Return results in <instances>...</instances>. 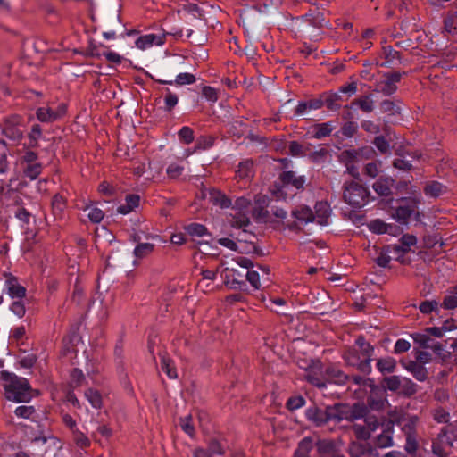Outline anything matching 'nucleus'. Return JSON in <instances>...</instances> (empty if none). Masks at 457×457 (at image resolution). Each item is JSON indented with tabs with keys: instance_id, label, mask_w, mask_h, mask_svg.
I'll return each mask as SVG.
<instances>
[{
	"instance_id": "5",
	"label": "nucleus",
	"mask_w": 457,
	"mask_h": 457,
	"mask_svg": "<svg viewBox=\"0 0 457 457\" xmlns=\"http://www.w3.org/2000/svg\"><path fill=\"white\" fill-rule=\"evenodd\" d=\"M66 112V104H59L56 107L47 105L37 108L36 116L41 122L52 123L64 116Z\"/></svg>"
},
{
	"instance_id": "36",
	"label": "nucleus",
	"mask_w": 457,
	"mask_h": 457,
	"mask_svg": "<svg viewBox=\"0 0 457 457\" xmlns=\"http://www.w3.org/2000/svg\"><path fill=\"white\" fill-rule=\"evenodd\" d=\"M253 162L250 160L244 161L239 163L237 176L240 179H247L253 176Z\"/></svg>"
},
{
	"instance_id": "58",
	"label": "nucleus",
	"mask_w": 457,
	"mask_h": 457,
	"mask_svg": "<svg viewBox=\"0 0 457 457\" xmlns=\"http://www.w3.org/2000/svg\"><path fill=\"white\" fill-rule=\"evenodd\" d=\"M370 230L376 234H385L386 231V223L377 219L369 224Z\"/></svg>"
},
{
	"instance_id": "64",
	"label": "nucleus",
	"mask_w": 457,
	"mask_h": 457,
	"mask_svg": "<svg viewBox=\"0 0 457 457\" xmlns=\"http://www.w3.org/2000/svg\"><path fill=\"white\" fill-rule=\"evenodd\" d=\"M184 166L180 163H170L167 168V174L169 177L175 179L182 174Z\"/></svg>"
},
{
	"instance_id": "9",
	"label": "nucleus",
	"mask_w": 457,
	"mask_h": 457,
	"mask_svg": "<svg viewBox=\"0 0 457 457\" xmlns=\"http://www.w3.org/2000/svg\"><path fill=\"white\" fill-rule=\"evenodd\" d=\"M4 288L12 299L21 300L26 295V288L21 286L18 278L12 275H7L4 282Z\"/></svg>"
},
{
	"instance_id": "1",
	"label": "nucleus",
	"mask_w": 457,
	"mask_h": 457,
	"mask_svg": "<svg viewBox=\"0 0 457 457\" xmlns=\"http://www.w3.org/2000/svg\"><path fill=\"white\" fill-rule=\"evenodd\" d=\"M0 378L3 381L4 395L9 401L16 403L30 401L32 398L31 388L26 378L7 370L0 372Z\"/></svg>"
},
{
	"instance_id": "52",
	"label": "nucleus",
	"mask_w": 457,
	"mask_h": 457,
	"mask_svg": "<svg viewBox=\"0 0 457 457\" xmlns=\"http://www.w3.org/2000/svg\"><path fill=\"white\" fill-rule=\"evenodd\" d=\"M42 171V166L40 163H31L28 164L27 168L24 170V174L27 178L30 179H36Z\"/></svg>"
},
{
	"instance_id": "47",
	"label": "nucleus",
	"mask_w": 457,
	"mask_h": 457,
	"mask_svg": "<svg viewBox=\"0 0 457 457\" xmlns=\"http://www.w3.org/2000/svg\"><path fill=\"white\" fill-rule=\"evenodd\" d=\"M419 309L423 314H429L432 312H437L439 309V303L436 300L423 301L420 303Z\"/></svg>"
},
{
	"instance_id": "28",
	"label": "nucleus",
	"mask_w": 457,
	"mask_h": 457,
	"mask_svg": "<svg viewBox=\"0 0 457 457\" xmlns=\"http://www.w3.org/2000/svg\"><path fill=\"white\" fill-rule=\"evenodd\" d=\"M327 379L335 384H343L346 379V376L342 370L335 366H328L325 370Z\"/></svg>"
},
{
	"instance_id": "46",
	"label": "nucleus",
	"mask_w": 457,
	"mask_h": 457,
	"mask_svg": "<svg viewBox=\"0 0 457 457\" xmlns=\"http://www.w3.org/2000/svg\"><path fill=\"white\" fill-rule=\"evenodd\" d=\"M397 155H398V157L395 158L393 162V166L395 169L402 170H410L412 169V164H411V160L406 159L399 152H397Z\"/></svg>"
},
{
	"instance_id": "27",
	"label": "nucleus",
	"mask_w": 457,
	"mask_h": 457,
	"mask_svg": "<svg viewBox=\"0 0 457 457\" xmlns=\"http://www.w3.org/2000/svg\"><path fill=\"white\" fill-rule=\"evenodd\" d=\"M209 201L221 208H228L231 205V201L223 193L216 189L209 191Z\"/></svg>"
},
{
	"instance_id": "17",
	"label": "nucleus",
	"mask_w": 457,
	"mask_h": 457,
	"mask_svg": "<svg viewBox=\"0 0 457 457\" xmlns=\"http://www.w3.org/2000/svg\"><path fill=\"white\" fill-rule=\"evenodd\" d=\"M445 333L440 327L427 328L423 333H416L412 336L414 343H428L430 340V336L436 337H442Z\"/></svg>"
},
{
	"instance_id": "19",
	"label": "nucleus",
	"mask_w": 457,
	"mask_h": 457,
	"mask_svg": "<svg viewBox=\"0 0 457 457\" xmlns=\"http://www.w3.org/2000/svg\"><path fill=\"white\" fill-rule=\"evenodd\" d=\"M330 215V208L325 202H320L315 205V222L320 225H327Z\"/></svg>"
},
{
	"instance_id": "55",
	"label": "nucleus",
	"mask_w": 457,
	"mask_h": 457,
	"mask_svg": "<svg viewBox=\"0 0 457 457\" xmlns=\"http://www.w3.org/2000/svg\"><path fill=\"white\" fill-rule=\"evenodd\" d=\"M367 452V447L359 443H352L349 446V454L351 457H363Z\"/></svg>"
},
{
	"instance_id": "18",
	"label": "nucleus",
	"mask_w": 457,
	"mask_h": 457,
	"mask_svg": "<svg viewBox=\"0 0 457 457\" xmlns=\"http://www.w3.org/2000/svg\"><path fill=\"white\" fill-rule=\"evenodd\" d=\"M357 107L363 112L370 113L374 111V101L370 95L361 96L354 99L350 105V108Z\"/></svg>"
},
{
	"instance_id": "32",
	"label": "nucleus",
	"mask_w": 457,
	"mask_h": 457,
	"mask_svg": "<svg viewBox=\"0 0 457 457\" xmlns=\"http://www.w3.org/2000/svg\"><path fill=\"white\" fill-rule=\"evenodd\" d=\"M411 213L412 210L410 207L400 206L395 210L392 216L398 223L405 225L407 224Z\"/></svg>"
},
{
	"instance_id": "56",
	"label": "nucleus",
	"mask_w": 457,
	"mask_h": 457,
	"mask_svg": "<svg viewBox=\"0 0 457 457\" xmlns=\"http://www.w3.org/2000/svg\"><path fill=\"white\" fill-rule=\"evenodd\" d=\"M85 380V376L81 370L73 369L71 372V383L74 387L80 386Z\"/></svg>"
},
{
	"instance_id": "14",
	"label": "nucleus",
	"mask_w": 457,
	"mask_h": 457,
	"mask_svg": "<svg viewBox=\"0 0 457 457\" xmlns=\"http://www.w3.org/2000/svg\"><path fill=\"white\" fill-rule=\"evenodd\" d=\"M357 352L356 349L349 350L345 354V361L351 366H356L361 370H364L369 365L370 359L367 353L357 354Z\"/></svg>"
},
{
	"instance_id": "59",
	"label": "nucleus",
	"mask_w": 457,
	"mask_h": 457,
	"mask_svg": "<svg viewBox=\"0 0 457 457\" xmlns=\"http://www.w3.org/2000/svg\"><path fill=\"white\" fill-rule=\"evenodd\" d=\"M251 203L245 197H239L236 200L232 210L250 212Z\"/></svg>"
},
{
	"instance_id": "38",
	"label": "nucleus",
	"mask_w": 457,
	"mask_h": 457,
	"mask_svg": "<svg viewBox=\"0 0 457 457\" xmlns=\"http://www.w3.org/2000/svg\"><path fill=\"white\" fill-rule=\"evenodd\" d=\"M154 250V245L151 243L138 244L134 249V255L137 258H145Z\"/></svg>"
},
{
	"instance_id": "51",
	"label": "nucleus",
	"mask_w": 457,
	"mask_h": 457,
	"mask_svg": "<svg viewBox=\"0 0 457 457\" xmlns=\"http://www.w3.org/2000/svg\"><path fill=\"white\" fill-rule=\"evenodd\" d=\"M417 385L413 383L410 378H403V382L401 383L400 392L405 395H411L416 393Z\"/></svg>"
},
{
	"instance_id": "34",
	"label": "nucleus",
	"mask_w": 457,
	"mask_h": 457,
	"mask_svg": "<svg viewBox=\"0 0 457 457\" xmlns=\"http://www.w3.org/2000/svg\"><path fill=\"white\" fill-rule=\"evenodd\" d=\"M66 208L65 199L60 195H54L52 200V211L55 218H62Z\"/></svg>"
},
{
	"instance_id": "45",
	"label": "nucleus",
	"mask_w": 457,
	"mask_h": 457,
	"mask_svg": "<svg viewBox=\"0 0 457 457\" xmlns=\"http://www.w3.org/2000/svg\"><path fill=\"white\" fill-rule=\"evenodd\" d=\"M420 346H423L422 349L416 351L415 353V361L421 363L426 364L428 363L432 359V354L429 353L427 348L428 345H420Z\"/></svg>"
},
{
	"instance_id": "48",
	"label": "nucleus",
	"mask_w": 457,
	"mask_h": 457,
	"mask_svg": "<svg viewBox=\"0 0 457 457\" xmlns=\"http://www.w3.org/2000/svg\"><path fill=\"white\" fill-rule=\"evenodd\" d=\"M72 437L77 446L80 448H86L90 445V440L88 437L79 429L72 432Z\"/></svg>"
},
{
	"instance_id": "20",
	"label": "nucleus",
	"mask_w": 457,
	"mask_h": 457,
	"mask_svg": "<svg viewBox=\"0 0 457 457\" xmlns=\"http://www.w3.org/2000/svg\"><path fill=\"white\" fill-rule=\"evenodd\" d=\"M161 369L166 373L169 378L175 379L178 378L177 370L174 361L169 357L166 353L160 354Z\"/></svg>"
},
{
	"instance_id": "10",
	"label": "nucleus",
	"mask_w": 457,
	"mask_h": 457,
	"mask_svg": "<svg viewBox=\"0 0 457 457\" xmlns=\"http://www.w3.org/2000/svg\"><path fill=\"white\" fill-rule=\"evenodd\" d=\"M391 416H393L395 419L400 420L399 423H396L397 425L402 426V430L404 432L406 436H415V428L417 425L418 419L416 416H411L405 418L403 417V413L397 411H391L389 413V418L391 419Z\"/></svg>"
},
{
	"instance_id": "31",
	"label": "nucleus",
	"mask_w": 457,
	"mask_h": 457,
	"mask_svg": "<svg viewBox=\"0 0 457 457\" xmlns=\"http://www.w3.org/2000/svg\"><path fill=\"white\" fill-rule=\"evenodd\" d=\"M457 29V12H451L444 20L443 32L447 35L454 36Z\"/></svg>"
},
{
	"instance_id": "60",
	"label": "nucleus",
	"mask_w": 457,
	"mask_h": 457,
	"mask_svg": "<svg viewBox=\"0 0 457 457\" xmlns=\"http://www.w3.org/2000/svg\"><path fill=\"white\" fill-rule=\"evenodd\" d=\"M202 95L210 102L215 103L218 100V91L210 86H204L202 88Z\"/></svg>"
},
{
	"instance_id": "26",
	"label": "nucleus",
	"mask_w": 457,
	"mask_h": 457,
	"mask_svg": "<svg viewBox=\"0 0 457 457\" xmlns=\"http://www.w3.org/2000/svg\"><path fill=\"white\" fill-rule=\"evenodd\" d=\"M293 216L302 223L315 221L314 214L308 206H299L292 212Z\"/></svg>"
},
{
	"instance_id": "4",
	"label": "nucleus",
	"mask_w": 457,
	"mask_h": 457,
	"mask_svg": "<svg viewBox=\"0 0 457 457\" xmlns=\"http://www.w3.org/2000/svg\"><path fill=\"white\" fill-rule=\"evenodd\" d=\"M403 74L405 73L403 72ZM403 73L398 71L385 74L383 78L376 83L375 91L386 96L393 95L398 88L397 84L400 82Z\"/></svg>"
},
{
	"instance_id": "41",
	"label": "nucleus",
	"mask_w": 457,
	"mask_h": 457,
	"mask_svg": "<svg viewBox=\"0 0 457 457\" xmlns=\"http://www.w3.org/2000/svg\"><path fill=\"white\" fill-rule=\"evenodd\" d=\"M403 377L391 376L384 379V386L393 392H400Z\"/></svg>"
},
{
	"instance_id": "13",
	"label": "nucleus",
	"mask_w": 457,
	"mask_h": 457,
	"mask_svg": "<svg viewBox=\"0 0 457 457\" xmlns=\"http://www.w3.org/2000/svg\"><path fill=\"white\" fill-rule=\"evenodd\" d=\"M323 106V101L319 98H312L306 101H301L298 103L295 109V116H303L309 112L313 110L320 109Z\"/></svg>"
},
{
	"instance_id": "40",
	"label": "nucleus",
	"mask_w": 457,
	"mask_h": 457,
	"mask_svg": "<svg viewBox=\"0 0 457 457\" xmlns=\"http://www.w3.org/2000/svg\"><path fill=\"white\" fill-rule=\"evenodd\" d=\"M384 421H388L385 418H378L374 415H367L364 419V423L367 426L368 429L370 431V434L376 431L379 427L382 428V423Z\"/></svg>"
},
{
	"instance_id": "30",
	"label": "nucleus",
	"mask_w": 457,
	"mask_h": 457,
	"mask_svg": "<svg viewBox=\"0 0 457 457\" xmlns=\"http://www.w3.org/2000/svg\"><path fill=\"white\" fill-rule=\"evenodd\" d=\"M335 126L332 122H324V123H319L314 125L313 127V133L314 137L318 139H321L323 137H326L331 134V132L334 130Z\"/></svg>"
},
{
	"instance_id": "29",
	"label": "nucleus",
	"mask_w": 457,
	"mask_h": 457,
	"mask_svg": "<svg viewBox=\"0 0 457 457\" xmlns=\"http://www.w3.org/2000/svg\"><path fill=\"white\" fill-rule=\"evenodd\" d=\"M158 82L160 84L164 85H172L173 83H176L177 85L183 86V85H190L195 82V77L191 73H179L177 75L175 81L173 80H162L158 79Z\"/></svg>"
},
{
	"instance_id": "50",
	"label": "nucleus",
	"mask_w": 457,
	"mask_h": 457,
	"mask_svg": "<svg viewBox=\"0 0 457 457\" xmlns=\"http://www.w3.org/2000/svg\"><path fill=\"white\" fill-rule=\"evenodd\" d=\"M187 232L193 237H203L204 235H207V228L198 223H192L186 227Z\"/></svg>"
},
{
	"instance_id": "11",
	"label": "nucleus",
	"mask_w": 457,
	"mask_h": 457,
	"mask_svg": "<svg viewBox=\"0 0 457 457\" xmlns=\"http://www.w3.org/2000/svg\"><path fill=\"white\" fill-rule=\"evenodd\" d=\"M21 118L20 116H12L5 120L4 127L3 129L4 135L14 141L20 140L22 137V131L18 128L21 123Z\"/></svg>"
},
{
	"instance_id": "3",
	"label": "nucleus",
	"mask_w": 457,
	"mask_h": 457,
	"mask_svg": "<svg viewBox=\"0 0 457 457\" xmlns=\"http://www.w3.org/2000/svg\"><path fill=\"white\" fill-rule=\"evenodd\" d=\"M455 438L456 436L453 426L444 427L437 438L432 444L433 453L438 457H446L453 447Z\"/></svg>"
},
{
	"instance_id": "25",
	"label": "nucleus",
	"mask_w": 457,
	"mask_h": 457,
	"mask_svg": "<svg viewBox=\"0 0 457 457\" xmlns=\"http://www.w3.org/2000/svg\"><path fill=\"white\" fill-rule=\"evenodd\" d=\"M383 54L386 61L381 63V66L390 67L395 65L397 62H402L400 53L395 50L391 46L383 48Z\"/></svg>"
},
{
	"instance_id": "53",
	"label": "nucleus",
	"mask_w": 457,
	"mask_h": 457,
	"mask_svg": "<svg viewBox=\"0 0 457 457\" xmlns=\"http://www.w3.org/2000/svg\"><path fill=\"white\" fill-rule=\"evenodd\" d=\"M182 430L187 433L189 436L193 437L195 435V428L192 423V417L187 415L180 419L179 421Z\"/></svg>"
},
{
	"instance_id": "24",
	"label": "nucleus",
	"mask_w": 457,
	"mask_h": 457,
	"mask_svg": "<svg viewBox=\"0 0 457 457\" xmlns=\"http://www.w3.org/2000/svg\"><path fill=\"white\" fill-rule=\"evenodd\" d=\"M440 307L445 310H454L457 307V287H453L445 292Z\"/></svg>"
},
{
	"instance_id": "57",
	"label": "nucleus",
	"mask_w": 457,
	"mask_h": 457,
	"mask_svg": "<svg viewBox=\"0 0 457 457\" xmlns=\"http://www.w3.org/2000/svg\"><path fill=\"white\" fill-rule=\"evenodd\" d=\"M42 137V129L38 124H34L31 128V131L29 134L30 145L35 147L37 145V140Z\"/></svg>"
},
{
	"instance_id": "61",
	"label": "nucleus",
	"mask_w": 457,
	"mask_h": 457,
	"mask_svg": "<svg viewBox=\"0 0 457 457\" xmlns=\"http://www.w3.org/2000/svg\"><path fill=\"white\" fill-rule=\"evenodd\" d=\"M87 209L89 210L87 217L93 223H99L104 219V213L101 209L97 207Z\"/></svg>"
},
{
	"instance_id": "35",
	"label": "nucleus",
	"mask_w": 457,
	"mask_h": 457,
	"mask_svg": "<svg viewBox=\"0 0 457 457\" xmlns=\"http://www.w3.org/2000/svg\"><path fill=\"white\" fill-rule=\"evenodd\" d=\"M85 396L93 408L100 409L102 407V396L97 390L89 388L86 390Z\"/></svg>"
},
{
	"instance_id": "33",
	"label": "nucleus",
	"mask_w": 457,
	"mask_h": 457,
	"mask_svg": "<svg viewBox=\"0 0 457 457\" xmlns=\"http://www.w3.org/2000/svg\"><path fill=\"white\" fill-rule=\"evenodd\" d=\"M312 449V440L310 437H304L298 444L295 452V457H310V452Z\"/></svg>"
},
{
	"instance_id": "2",
	"label": "nucleus",
	"mask_w": 457,
	"mask_h": 457,
	"mask_svg": "<svg viewBox=\"0 0 457 457\" xmlns=\"http://www.w3.org/2000/svg\"><path fill=\"white\" fill-rule=\"evenodd\" d=\"M370 192L362 185L351 181L344 186L343 197L353 208H361L369 202Z\"/></svg>"
},
{
	"instance_id": "16",
	"label": "nucleus",
	"mask_w": 457,
	"mask_h": 457,
	"mask_svg": "<svg viewBox=\"0 0 457 457\" xmlns=\"http://www.w3.org/2000/svg\"><path fill=\"white\" fill-rule=\"evenodd\" d=\"M308 420L313 422L316 426H321L327 423L326 408L320 409L317 406H311L305 411Z\"/></svg>"
},
{
	"instance_id": "21",
	"label": "nucleus",
	"mask_w": 457,
	"mask_h": 457,
	"mask_svg": "<svg viewBox=\"0 0 457 457\" xmlns=\"http://www.w3.org/2000/svg\"><path fill=\"white\" fill-rule=\"evenodd\" d=\"M393 184L394 179H392L391 178H379L373 184V189L379 195L387 196L391 194V187Z\"/></svg>"
},
{
	"instance_id": "49",
	"label": "nucleus",
	"mask_w": 457,
	"mask_h": 457,
	"mask_svg": "<svg viewBox=\"0 0 457 457\" xmlns=\"http://www.w3.org/2000/svg\"><path fill=\"white\" fill-rule=\"evenodd\" d=\"M215 138L212 136H202L197 138L195 150L203 151L211 148L214 144Z\"/></svg>"
},
{
	"instance_id": "22",
	"label": "nucleus",
	"mask_w": 457,
	"mask_h": 457,
	"mask_svg": "<svg viewBox=\"0 0 457 457\" xmlns=\"http://www.w3.org/2000/svg\"><path fill=\"white\" fill-rule=\"evenodd\" d=\"M234 213H230L231 220H229L230 225L236 228H243L249 225V212L241 211H233Z\"/></svg>"
},
{
	"instance_id": "15",
	"label": "nucleus",
	"mask_w": 457,
	"mask_h": 457,
	"mask_svg": "<svg viewBox=\"0 0 457 457\" xmlns=\"http://www.w3.org/2000/svg\"><path fill=\"white\" fill-rule=\"evenodd\" d=\"M164 42L163 37L156 36L154 34H147L145 36L139 37L136 40V46L137 48L141 50H145L154 45L161 46Z\"/></svg>"
},
{
	"instance_id": "39",
	"label": "nucleus",
	"mask_w": 457,
	"mask_h": 457,
	"mask_svg": "<svg viewBox=\"0 0 457 457\" xmlns=\"http://www.w3.org/2000/svg\"><path fill=\"white\" fill-rule=\"evenodd\" d=\"M7 145L4 141L0 140V174H4L9 170V162L7 160Z\"/></svg>"
},
{
	"instance_id": "23",
	"label": "nucleus",
	"mask_w": 457,
	"mask_h": 457,
	"mask_svg": "<svg viewBox=\"0 0 457 457\" xmlns=\"http://www.w3.org/2000/svg\"><path fill=\"white\" fill-rule=\"evenodd\" d=\"M379 110L382 113H388L390 115L400 114L401 101L385 99L379 103Z\"/></svg>"
},
{
	"instance_id": "6",
	"label": "nucleus",
	"mask_w": 457,
	"mask_h": 457,
	"mask_svg": "<svg viewBox=\"0 0 457 457\" xmlns=\"http://www.w3.org/2000/svg\"><path fill=\"white\" fill-rule=\"evenodd\" d=\"M281 187L279 188V195L281 197L284 193L290 187H295L297 190L303 189L306 179L304 176H297L294 171H284L281 176Z\"/></svg>"
},
{
	"instance_id": "7",
	"label": "nucleus",
	"mask_w": 457,
	"mask_h": 457,
	"mask_svg": "<svg viewBox=\"0 0 457 457\" xmlns=\"http://www.w3.org/2000/svg\"><path fill=\"white\" fill-rule=\"evenodd\" d=\"M400 420L391 416L388 421L382 423V432L377 436V445L379 448L390 447L394 445L393 434L395 423H399Z\"/></svg>"
},
{
	"instance_id": "44",
	"label": "nucleus",
	"mask_w": 457,
	"mask_h": 457,
	"mask_svg": "<svg viewBox=\"0 0 457 457\" xmlns=\"http://www.w3.org/2000/svg\"><path fill=\"white\" fill-rule=\"evenodd\" d=\"M443 191H444L443 185L436 181H433V182L428 184L424 188L425 194L431 197L439 196Z\"/></svg>"
},
{
	"instance_id": "42",
	"label": "nucleus",
	"mask_w": 457,
	"mask_h": 457,
	"mask_svg": "<svg viewBox=\"0 0 457 457\" xmlns=\"http://www.w3.org/2000/svg\"><path fill=\"white\" fill-rule=\"evenodd\" d=\"M395 365V360L391 357L379 359L377 361V367L381 372H393Z\"/></svg>"
},
{
	"instance_id": "12",
	"label": "nucleus",
	"mask_w": 457,
	"mask_h": 457,
	"mask_svg": "<svg viewBox=\"0 0 457 457\" xmlns=\"http://www.w3.org/2000/svg\"><path fill=\"white\" fill-rule=\"evenodd\" d=\"M403 367L410 371L419 381H425L428 378V371L423 364L411 359L401 360Z\"/></svg>"
},
{
	"instance_id": "63",
	"label": "nucleus",
	"mask_w": 457,
	"mask_h": 457,
	"mask_svg": "<svg viewBox=\"0 0 457 457\" xmlns=\"http://www.w3.org/2000/svg\"><path fill=\"white\" fill-rule=\"evenodd\" d=\"M353 431L358 438L363 440L369 439L371 435L366 425L355 424L353 426Z\"/></svg>"
},
{
	"instance_id": "54",
	"label": "nucleus",
	"mask_w": 457,
	"mask_h": 457,
	"mask_svg": "<svg viewBox=\"0 0 457 457\" xmlns=\"http://www.w3.org/2000/svg\"><path fill=\"white\" fill-rule=\"evenodd\" d=\"M179 138L185 144H190L194 141V131L191 128L185 126L182 127L179 133Z\"/></svg>"
},
{
	"instance_id": "62",
	"label": "nucleus",
	"mask_w": 457,
	"mask_h": 457,
	"mask_svg": "<svg viewBox=\"0 0 457 457\" xmlns=\"http://www.w3.org/2000/svg\"><path fill=\"white\" fill-rule=\"evenodd\" d=\"M373 144L382 154H386L390 150V145L387 140L382 136L376 137Z\"/></svg>"
},
{
	"instance_id": "37",
	"label": "nucleus",
	"mask_w": 457,
	"mask_h": 457,
	"mask_svg": "<svg viewBox=\"0 0 457 457\" xmlns=\"http://www.w3.org/2000/svg\"><path fill=\"white\" fill-rule=\"evenodd\" d=\"M341 405L327 406L326 407V420L327 422L330 420L340 421L344 419L343 412L341 411Z\"/></svg>"
},
{
	"instance_id": "8",
	"label": "nucleus",
	"mask_w": 457,
	"mask_h": 457,
	"mask_svg": "<svg viewBox=\"0 0 457 457\" xmlns=\"http://www.w3.org/2000/svg\"><path fill=\"white\" fill-rule=\"evenodd\" d=\"M303 368L307 371L305 378L308 382L319 388H323L326 386V383L323 379L321 371V363L320 361L312 360L310 365Z\"/></svg>"
},
{
	"instance_id": "43",
	"label": "nucleus",
	"mask_w": 457,
	"mask_h": 457,
	"mask_svg": "<svg viewBox=\"0 0 457 457\" xmlns=\"http://www.w3.org/2000/svg\"><path fill=\"white\" fill-rule=\"evenodd\" d=\"M164 110L170 112L178 104L179 97L176 94L172 93L170 89H165L164 95Z\"/></svg>"
}]
</instances>
